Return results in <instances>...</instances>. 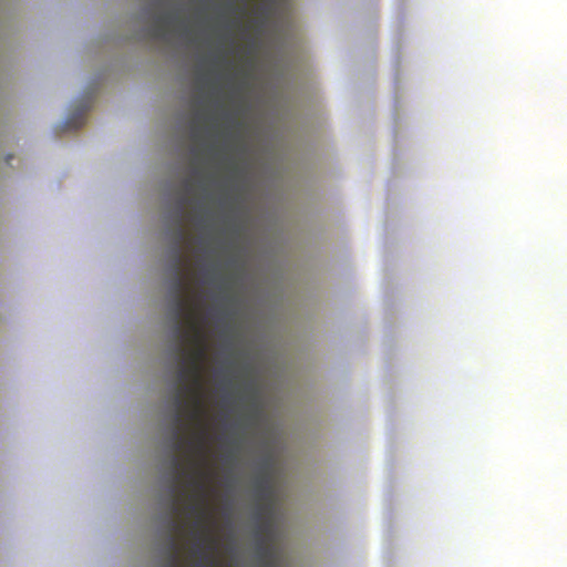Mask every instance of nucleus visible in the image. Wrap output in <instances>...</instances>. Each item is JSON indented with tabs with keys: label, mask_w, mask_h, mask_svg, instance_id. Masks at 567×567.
<instances>
[{
	"label": "nucleus",
	"mask_w": 567,
	"mask_h": 567,
	"mask_svg": "<svg viewBox=\"0 0 567 567\" xmlns=\"http://www.w3.org/2000/svg\"><path fill=\"white\" fill-rule=\"evenodd\" d=\"M190 152L194 156L192 176L183 181L184 194L177 199L172 215L174 229L172 234L173 245L169 249L171 260L186 261L183 252V246L187 240V233L184 227L185 206L188 202V195L193 192V178H199L202 176L200 168L195 164V159L199 156V150L194 146Z\"/></svg>",
	"instance_id": "20e7f679"
},
{
	"label": "nucleus",
	"mask_w": 567,
	"mask_h": 567,
	"mask_svg": "<svg viewBox=\"0 0 567 567\" xmlns=\"http://www.w3.org/2000/svg\"><path fill=\"white\" fill-rule=\"evenodd\" d=\"M203 114L199 111H196L192 121H190V138L194 143H197L202 138L200 125L203 122Z\"/></svg>",
	"instance_id": "0eeeda50"
},
{
	"label": "nucleus",
	"mask_w": 567,
	"mask_h": 567,
	"mask_svg": "<svg viewBox=\"0 0 567 567\" xmlns=\"http://www.w3.org/2000/svg\"><path fill=\"white\" fill-rule=\"evenodd\" d=\"M185 337L172 328L177 359V381L173 405L169 447L173 455L184 453L185 463L206 466L208 432L204 423L203 369L207 355L205 336L198 318L184 322Z\"/></svg>",
	"instance_id": "f257e3e1"
},
{
	"label": "nucleus",
	"mask_w": 567,
	"mask_h": 567,
	"mask_svg": "<svg viewBox=\"0 0 567 567\" xmlns=\"http://www.w3.org/2000/svg\"><path fill=\"white\" fill-rule=\"evenodd\" d=\"M256 553L259 560L264 561L265 565L270 564V559L272 557V550L270 547L265 546L262 542H259Z\"/></svg>",
	"instance_id": "6e6552de"
},
{
	"label": "nucleus",
	"mask_w": 567,
	"mask_h": 567,
	"mask_svg": "<svg viewBox=\"0 0 567 567\" xmlns=\"http://www.w3.org/2000/svg\"><path fill=\"white\" fill-rule=\"evenodd\" d=\"M176 17L172 14H159L155 18V23L152 28V35L156 39H164L165 34L175 22Z\"/></svg>",
	"instance_id": "423d86ee"
},
{
	"label": "nucleus",
	"mask_w": 567,
	"mask_h": 567,
	"mask_svg": "<svg viewBox=\"0 0 567 567\" xmlns=\"http://www.w3.org/2000/svg\"><path fill=\"white\" fill-rule=\"evenodd\" d=\"M186 261L171 260L169 271L172 280L168 288L169 305L168 317L176 326L179 336L185 337L184 322L198 318L200 302L196 298L186 296L188 284L185 275Z\"/></svg>",
	"instance_id": "7ed1b4c3"
},
{
	"label": "nucleus",
	"mask_w": 567,
	"mask_h": 567,
	"mask_svg": "<svg viewBox=\"0 0 567 567\" xmlns=\"http://www.w3.org/2000/svg\"><path fill=\"white\" fill-rule=\"evenodd\" d=\"M255 496L258 501H270L272 497L271 480L268 473L258 476L254 482Z\"/></svg>",
	"instance_id": "39448f33"
},
{
	"label": "nucleus",
	"mask_w": 567,
	"mask_h": 567,
	"mask_svg": "<svg viewBox=\"0 0 567 567\" xmlns=\"http://www.w3.org/2000/svg\"><path fill=\"white\" fill-rule=\"evenodd\" d=\"M266 567V566H265Z\"/></svg>",
	"instance_id": "9d476101"
},
{
	"label": "nucleus",
	"mask_w": 567,
	"mask_h": 567,
	"mask_svg": "<svg viewBox=\"0 0 567 567\" xmlns=\"http://www.w3.org/2000/svg\"><path fill=\"white\" fill-rule=\"evenodd\" d=\"M84 124L83 114L73 115L65 122V126L71 130H78Z\"/></svg>",
	"instance_id": "1a4fd4ad"
},
{
	"label": "nucleus",
	"mask_w": 567,
	"mask_h": 567,
	"mask_svg": "<svg viewBox=\"0 0 567 567\" xmlns=\"http://www.w3.org/2000/svg\"><path fill=\"white\" fill-rule=\"evenodd\" d=\"M172 470V482L169 486V509L171 515L167 519V542H166V564L164 567H179V545L175 534L182 529V525L173 516L179 513L181 495L184 487L190 488L188 495L189 503L186 512L195 517L192 524L190 534L195 540L192 554L199 558L196 567H217L214 553L216 549V538L213 535V516L208 505L207 482L210 472L205 465L197 463H185L179 456L172 455L169 458Z\"/></svg>",
	"instance_id": "f03ea898"
}]
</instances>
